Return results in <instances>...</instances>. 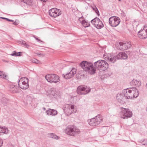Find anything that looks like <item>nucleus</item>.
<instances>
[{"label": "nucleus", "mask_w": 147, "mask_h": 147, "mask_svg": "<svg viewBox=\"0 0 147 147\" xmlns=\"http://www.w3.org/2000/svg\"><path fill=\"white\" fill-rule=\"evenodd\" d=\"M80 66L86 73L91 75L94 74L95 73L96 69L91 62L83 61L80 63Z\"/></svg>", "instance_id": "1"}, {"label": "nucleus", "mask_w": 147, "mask_h": 147, "mask_svg": "<svg viewBox=\"0 0 147 147\" xmlns=\"http://www.w3.org/2000/svg\"><path fill=\"white\" fill-rule=\"evenodd\" d=\"M105 59L109 60L112 63H114L117 59H126L127 58V54L124 52H120L116 55H111L110 56L104 57Z\"/></svg>", "instance_id": "2"}, {"label": "nucleus", "mask_w": 147, "mask_h": 147, "mask_svg": "<svg viewBox=\"0 0 147 147\" xmlns=\"http://www.w3.org/2000/svg\"><path fill=\"white\" fill-rule=\"evenodd\" d=\"M94 65L98 69L105 71L108 69L109 64L105 60H99L94 62Z\"/></svg>", "instance_id": "3"}, {"label": "nucleus", "mask_w": 147, "mask_h": 147, "mask_svg": "<svg viewBox=\"0 0 147 147\" xmlns=\"http://www.w3.org/2000/svg\"><path fill=\"white\" fill-rule=\"evenodd\" d=\"M76 70L73 68H67L64 74H62V77L64 78L67 79L72 78L76 73Z\"/></svg>", "instance_id": "4"}, {"label": "nucleus", "mask_w": 147, "mask_h": 147, "mask_svg": "<svg viewBox=\"0 0 147 147\" xmlns=\"http://www.w3.org/2000/svg\"><path fill=\"white\" fill-rule=\"evenodd\" d=\"M66 134L71 136H75L79 134L80 131L79 129L72 125H69L67 127L65 131Z\"/></svg>", "instance_id": "5"}, {"label": "nucleus", "mask_w": 147, "mask_h": 147, "mask_svg": "<svg viewBox=\"0 0 147 147\" xmlns=\"http://www.w3.org/2000/svg\"><path fill=\"white\" fill-rule=\"evenodd\" d=\"M119 115L121 118L125 119L131 117L132 115V112L130 111L129 109L122 108Z\"/></svg>", "instance_id": "6"}, {"label": "nucleus", "mask_w": 147, "mask_h": 147, "mask_svg": "<svg viewBox=\"0 0 147 147\" xmlns=\"http://www.w3.org/2000/svg\"><path fill=\"white\" fill-rule=\"evenodd\" d=\"M28 79L24 77L21 78L18 82V85L22 89H26L29 88Z\"/></svg>", "instance_id": "7"}, {"label": "nucleus", "mask_w": 147, "mask_h": 147, "mask_svg": "<svg viewBox=\"0 0 147 147\" xmlns=\"http://www.w3.org/2000/svg\"><path fill=\"white\" fill-rule=\"evenodd\" d=\"M102 119L99 116H96L88 120V122L89 124L92 126H94L100 124Z\"/></svg>", "instance_id": "8"}, {"label": "nucleus", "mask_w": 147, "mask_h": 147, "mask_svg": "<svg viewBox=\"0 0 147 147\" xmlns=\"http://www.w3.org/2000/svg\"><path fill=\"white\" fill-rule=\"evenodd\" d=\"M45 77L46 79L49 82L56 83L59 82L60 80L59 77L54 74L47 75Z\"/></svg>", "instance_id": "9"}, {"label": "nucleus", "mask_w": 147, "mask_h": 147, "mask_svg": "<svg viewBox=\"0 0 147 147\" xmlns=\"http://www.w3.org/2000/svg\"><path fill=\"white\" fill-rule=\"evenodd\" d=\"M136 90L135 87H131L129 88V89L127 88L126 89H124L122 91L124 97L127 99H132V91Z\"/></svg>", "instance_id": "10"}, {"label": "nucleus", "mask_w": 147, "mask_h": 147, "mask_svg": "<svg viewBox=\"0 0 147 147\" xmlns=\"http://www.w3.org/2000/svg\"><path fill=\"white\" fill-rule=\"evenodd\" d=\"M91 89L85 86L81 85L77 88V92L80 95L86 94L90 92Z\"/></svg>", "instance_id": "11"}, {"label": "nucleus", "mask_w": 147, "mask_h": 147, "mask_svg": "<svg viewBox=\"0 0 147 147\" xmlns=\"http://www.w3.org/2000/svg\"><path fill=\"white\" fill-rule=\"evenodd\" d=\"M63 110L65 113L67 115H70L73 112H76L74 111V105H70L68 104L65 105Z\"/></svg>", "instance_id": "12"}, {"label": "nucleus", "mask_w": 147, "mask_h": 147, "mask_svg": "<svg viewBox=\"0 0 147 147\" xmlns=\"http://www.w3.org/2000/svg\"><path fill=\"white\" fill-rule=\"evenodd\" d=\"M131 46L130 42H128L126 43L120 42L117 45V49L121 50H125L130 48Z\"/></svg>", "instance_id": "13"}, {"label": "nucleus", "mask_w": 147, "mask_h": 147, "mask_svg": "<svg viewBox=\"0 0 147 147\" xmlns=\"http://www.w3.org/2000/svg\"><path fill=\"white\" fill-rule=\"evenodd\" d=\"M138 34L140 38L144 39L147 38V25H145L143 29L138 32Z\"/></svg>", "instance_id": "14"}, {"label": "nucleus", "mask_w": 147, "mask_h": 147, "mask_svg": "<svg viewBox=\"0 0 147 147\" xmlns=\"http://www.w3.org/2000/svg\"><path fill=\"white\" fill-rule=\"evenodd\" d=\"M49 13L51 16L54 18H56L61 14L60 10L56 8H54L50 9Z\"/></svg>", "instance_id": "15"}, {"label": "nucleus", "mask_w": 147, "mask_h": 147, "mask_svg": "<svg viewBox=\"0 0 147 147\" xmlns=\"http://www.w3.org/2000/svg\"><path fill=\"white\" fill-rule=\"evenodd\" d=\"M91 23L98 29H100L104 26V25L100 19H93L91 21Z\"/></svg>", "instance_id": "16"}, {"label": "nucleus", "mask_w": 147, "mask_h": 147, "mask_svg": "<svg viewBox=\"0 0 147 147\" xmlns=\"http://www.w3.org/2000/svg\"><path fill=\"white\" fill-rule=\"evenodd\" d=\"M120 22V19H109V23L113 27L117 26Z\"/></svg>", "instance_id": "17"}, {"label": "nucleus", "mask_w": 147, "mask_h": 147, "mask_svg": "<svg viewBox=\"0 0 147 147\" xmlns=\"http://www.w3.org/2000/svg\"><path fill=\"white\" fill-rule=\"evenodd\" d=\"M141 82L139 80L138 81L136 80H133L130 83V85L132 86L136 87H139L141 86Z\"/></svg>", "instance_id": "18"}, {"label": "nucleus", "mask_w": 147, "mask_h": 147, "mask_svg": "<svg viewBox=\"0 0 147 147\" xmlns=\"http://www.w3.org/2000/svg\"><path fill=\"white\" fill-rule=\"evenodd\" d=\"M82 19H78V20L82 24V25L84 27H87L90 26V22L87 21H86L85 19L82 20Z\"/></svg>", "instance_id": "19"}, {"label": "nucleus", "mask_w": 147, "mask_h": 147, "mask_svg": "<svg viewBox=\"0 0 147 147\" xmlns=\"http://www.w3.org/2000/svg\"><path fill=\"white\" fill-rule=\"evenodd\" d=\"M124 95L122 94H118L116 96V99L119 102H123L124 100Z\"/></svg>", "instance_id": "20"}, {"label": "nucleus", "mask_w": 147, "mask_h": 147, "mask_svg": "<svg viewBox=\"0 0 147 147\" xmlns=\"http://www.w3.org/2000/svg\"><path fill=\"white\" fill-rule=\"evenodd\" d=\"M46 113L47 115H55L57 114V112L56 110L50 109L46 111Z\"/></svg>", "instance_id": "21"}, {"label": "nucleus", "mask_w": 147, "mask_h": 147, "mask_svg": "<svg viewBox=\"0 0 147 147\" xmlns=\"http://www.w3.org/2000/svg\"><path fill=\"white\" fill-rule=\"evenodd\" d=\"M9 132V131L7 127H0V133L7 134H8Z\"/></svg>", "instance_id": "22"}, {"label": "nucleus", "mask_w": 147, "mask_h": 147, "mask_svg": "<svg viewBox=\"0 0 147 147\" xmlns=\"http://www.w3.org/2000/svg\"><path fill=\"white\" fill-rule=\"evenodd\" d=\"M24 100L27 103H30L32 101V98L31 95H27L25 98Z\"/></svg>", "instance_id": "23"}, {"label": "nucleus", "mask_w": 147, "mask_h": 147, "mask_svg": "<svg viewBox=\"0 0 147 147\" xmlns=\"http://www.w3.org/2000/svg\"><path fill=\"white\" fill-rule=\"evenodd\" d=\"M139 93L138 90L136 88V90L132 91V98H137L139 95Z\"/></svg>", "instance_id": "24"}, {"label": "nucleus", "mask_w": 147, "mask_h": 147, "mask_svg": "<svg viewBox=\"0 0 147 147\" xmlns=\"http://www.w3.org/2000/svg\"><path fill=\"white\" fill-rule=\"evenodd\" d=\"M48 136L53 139L57 140L58 139V136L55 135L54 134L49 133L48 134Z\"/></svg>", "instance_id": "25"}, {"label": "nucleus", "mask_w": 147, "mask_h": 147, "mask_svg": "<svg viewBox=\"0 0 147 147\" xmlns=\"http://www.w3.org/2000/svg\"><path fill=\"white\" fill-rule=\"evenodd\" d=\"M21 54L22 52H17L16 51H13V53L11 54L10 55L12 56H21Z\"/></svg>", "instance_id": "26"}, {"label": "nucleus", "mask_w": 147, "mask_h": 147, "mask_svg": "<svg viewBox=\"0 0 147 147\" xmlns=\"http://www.w3.org/2000/svg\"><path fill=\"white\" fill-rule=\"evenodd\" d=\"M8 21L11 22H14L13 23V24L15 25H18L19 23V21L18 19H16L15 21L13 20H10V19H5Z\"/></svg>", "instance_id": "27"}, {"label": "nucleus", "mask_w": 147, "mask_h": 147, "mask_svg": "<svg viewBox=\"0 0 147 147\" xmlns=\"http://www.w3.org/2000/svg\"><path fill=\"white\" fill-rule=\"evenodd\" d=\"M21 1L29 5H30L32 2V0H20Z\"/></svg>", "instance_id": "28"}, {"label": "nucleus", "mask_w": 147, "mask_h": 147, "mask_svg": "<svg viewBox=\"0 0 147 147\" xmlns=\"http://www.w3.org/2000/svg\"><path fill=\"white\" fill-rule=\"evenodd\" d=\"M31 61L33 63L38 64H40L42 63L40 61L35 58L31 59Z\"/></svg>", "instance_id": "29"}, {"label": "nucleus", "mask_w": 147, "mask_h": 147, "mask_svg": "<svg viewBox=\"0 0 147 147\" xmlns=\"http://www.w3.org/2000/svg\"><path fill=\"white\" fill-rule=\"evenodd\" d=\"M139 142L141 143L143 145H147V139H144L139 141Z\"/></svg>", "instance_id": "30"}, {"label": "nucleus", "mask_w": 147, "mask_h": 147, "mask_svg": "<svg viewBox=\"0 0 147 147\" xmlns=\"http://www.w3.org/2000/svg\"><path fill=\"white\" fill-rule=\"evenodd\" d=\"M91 7L92 9L95 11L96 13L98 15V16H99V12L96 6L94 5V6Z\"/></svg>", "instance_id": "31"}, {"label": "nucleus", "mask_w": 147, "mask_h": 147, "mask_svg": "<svg viewBox=\"0 0 147 147\" xmlns=\"http://www.w3.org/2000/svg\"><path fill=\"white\" fill-rule=\"evenodd\" d=\"M20 44L26 48H28L29 47V46L27 45L26 42L24 41H20Z\"/></svg>", "instance_id": "32"}, {"label": "nucleus", "mask_w": 147, "mask_h": 147, "mask_svg": "<svg viewBox=\"0 0 147 147\" xmlns=\"http://www.w3.org/2000/svg\"><path fill=\"white\" fill-rule=\"evenodd\" d=\"M132 24L133 25H134L136 26H137L139 24L138 22L136 21V20H134V21L133 22Z\"/></svg>", "instance_id": "33"}, {"label": "nucleus", "mask_w": 147, "mask_h": 147, "mask_svg": "<svg viewBox=\"0 0 147 147\" xmlns=\"http://www.w3.org/2000/svg\"><path fill=\"white\" fill-rule=\"evenodd\" d=\"M34 38H35L36 40L38 41V42H43L41 40L35 37V36H34Z\"/></svg>", "instance_id": "34"}, {"label": "nucleus", "mask_w": 147, "mask_h": 147, "mask_svg": "<svg viewBox=\"0 0 147 147\" xmlns=\"http://www.w3.org/2000/svg\"><path fill=\"white\" fill-rule=\"evenodd\" d=\"M3 144V141L2 139L0 138V147L2 146Z\"/></svg>", "instance_id": "35"}, {"label": "nucleus", "mask_w": 147, "mask_h": 147, "mask_svg": "<svg viewBox=\"0 0 147 147\" xmlns=\"http://www.w3.org/2000/svg\"><path fill=\"white\" fill-rule=\"evenodd\" d=\"M3 100H4V101H3V103H6V101H7V99H6V98L3 99Z\"/></svg>", "instance_id": "36"}, {"label": "nucleus", "mask_w": 147, "mask_h": 147, "mask_svg": "<svg viewBox=\"0 0 147 147\" xmlns=\"http://www.w3.org/2000/svg\"><path fill=\"white\" fill-rule=\"evenodd\" d=\"M6 77V76H4L3 75H1L0 74V77L1 78H4L5 77Z\"/></svg>", "instance_id": "37"}, {"label": "nucleus", "mask_w": 147, "mask_h": 147, "mask_svg": "<svg viewBox=\"0 0 147 147\" xmlns=\"http://www.w3.org/2000/svg\"><path fill=\"white\" fill-rule=\"evenodd\" d=\"M41 1H43L44 2H46L47 0H40Z\"/></svg>", "instance_id": "38"}, {"label": "nucleus", "mask_w": 147, "mask_h": 147, "mask_svg": "<svg viewBox=\"0 0 147 147\" xmlns=\"http://www.w3.org/2000/svg\"><path fill=\"white\" fill-rule=\"evenodd\" d=\"M42 109L44 110H45L46 109V108L45 107H43Z\"/></svg>", "instance_id": "39"}, {"label": "nucleus", "mask_w": 147, "mask_h": 147, "mask_svg": "<svg viewBox=\"0 0 147 147\" xmlns=\"http://www.w3.org/2000/svg\"><path fill=\"white\" fill-rule=\"evenodd\" d=\"M0 18H2V19H3V18H4V17H0Z\"/></svg>", "instance_id": "40"}, {"label": "nucleus", "mask_w": 147, "mask_h": 147, "mask_svg": "<svg viewBox=\"0 0 147 147\" xmlns=\"http://www.w3.org/2000/svg\"><path fill=\"white\" fill-rule=\"evenodd\" d=\"M113 17H110L109 18H110V19L112 18Z\"/></svg>", "instance_id": "41"}, {"label": "nucleus", "mask_w": 147, "mask_h": 147, "mask_svg": "<svg viewBox=\"0 0 147 147\" xmlns=\"http://www.w3.org/2000/svg\"><path fill=\"white\" fill-rule=\"evenodd\" d=\"M94 18L96 19V18H97V17H95Z\"/></svg>", "instance_id": "42"}, {"label": "nucleus", "mask_w": 147, "mask_h": 147, "mask_svg": "<svg viewBox=\"0 0 147 147\" xmlns=\"http://www.w3.org/2000/svg\"><path fill=\"white\" fill-rule=\"evenodd\" d=\"M146 88H147V84H146Z\"/></svg>", "instance_id": "43"}, {"label": "nucleus", "mask_w": 147, "mask_h": 147, "mask_svg": "<svg viewBox=\"0 0 147 147\" xmlns=\"http://www.w3.org/2000/svg\"><path fill=\"white\" fill-rule=\"evenodd\" d=\"M82 17H81V18H79V19H80V18H81Z\"/></svg>", "instance_id": "44"}, {"label": "nucleus", "mask_w": 147, "mask_h": 147, "mask_svg": "<svg viewBox=\"0 0 147 147\" xmlns=\"http://www.w3.org/2000/svg\"><path fill=\"white\" fill-rule=\"evenodd\" d=\"M119 1H121V0H119Z\"/></svg>", "instance_id": "45"}]
</instances>
